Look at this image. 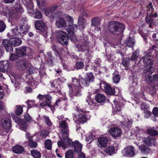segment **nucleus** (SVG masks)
I'll list each match as a JSON object with an SVG mask.
<instances>
[{
    "instance_id": "nucleus-1",
    "label": "nucleus",
    "mask_w": 158,
    "mask_h": 158,
    "mask_svg": "<svg viewBox=\"0 0 158 158\" xmlns=\"http://www.w3.org/2000/svg\"><path fill=\"white\" fill-rule=\"evenodd\" d=\"M59 123L62 136L60 138V140L58 142L57 144L59 147L65 148L67 146L72 144V141L68 137L69 130L66 122L63 121L59 122Z\"/></svg>"
},
{
    "instance_id": "nucleus-2",
    "label": "nucleus",
    "mask_w": 158,
    "mask_h": 158,
    "mask_svg": "<svg viewBox=\"0 0 158 158\" xmlns=\"http://www.w3.org/2000/svg\"><path fill=\"white\" fill-rule=\"evenodd\" d=\"M125 28L124 25L117 21H110L108 25V31L112 34L116 35L121 34L123 32Z\"/></svg>"
},
{
    "instance_id": "nucleus-3",
    "label": "nucleus",
    "mask_w": 158,
    "mask_h": 158,
    "mask_svg": "<svg viewBox=\"0 0 158 158\" xmlns=\"http://www.w3.org/2000/svg\"><path fill=\"white\" fill-rule=\"evenodd\" d=\"M154 71V68L151 65L148 66L143 71V76H144L145 80L148 83L155 81H158V74H155L152 75Z\"/></svg>"
},
{
    "instance_id": "nucleus-4",
    "label": "nucleus",
    "mask_w": 158,
    "mask_h": 158,
    "mask_svg": "<svg viewBox=\"0 0 158 158\" xmlns=\"http://www.w3.org/2000/svg\"><path fill=\"white\" fill-rule=\"evenodd\" d=\"M35 27L37 30L40 31L41 34L44 37L47 36L48 27L42 20L37 21L35 23Z\"/></svg>"
},
{
    "instance_id": "nucleus-5",
    "label": "nucleus",
    "mask_w": 158,
    "mask_h": 158,
    "mask_svg": "<svg viewBox=\"0 0 158 158\" xmlns=\"http://www.w3.org/2000/svg\"><path fill=\"white\" fill-rule=\"evenodd\" d=\"M80 83L82 84V82H81L80 81V82H79L78 79L75 77L72 78V83L75 86V89L73 94V95L74 96H77L81 95V92L82 87Z\"/></svg>"
},
{
    "instance_id": "nucleus-6",
    "label": "nucleus",
    "mask_w": 158,
    "mask_h": 158,
    "mask_svg": "<svg viewBox=\"0 0 158 158\" xmlns=\"http://www.w3.org/2000/svg\"><path fill=\"white\" fill-rule=\"evenodd\" d=\"M69 38L67 34L62 31H60L57 36L58 41L62 44L67 45Z\"/></svg>"
},
{
    "instance_id": "nucleus-7",
    "label": "nucleus",
    "mask_w": 158,
    "mask_h": 158,
    "mask_svg": "<svg viewBox=\"0 0 158 158\" xmlns=\"http://www.w3.org/2000/svg\"><path fill=\"white\" fill-rule=\"evenodd\" d=\"M100 86L101 88L103 89L107 94L109 95L115 94L114 89H112L110 85L106 83L102 82L100 84Z\"/></svg>"
},
{
    "instance_id": "nucleus-8",
    "label": "nucleus",
    "mask_w": 158,
    "mask_h": 158,
    "mask_svg": "<svg viewBox=\"0 0 158 158\" xmlns=\"http://www.w3.org/2000/svg\"><path fill=\"white\" fill-rule=\"evenodd\" d=\"M28 64L27 60L24 59H22L16 62L15 66L19 70H24L27 67Z\"/></svg>"
},
{
    "instance_id": "nucleus-9",
    "label": "nucleus",
    "mask_w": 158,
    "mask_h": 158,
    "mask_svg": "<svg viewBox=\"0 0 158 158\" xmlns=\"http://www.w3.org/2000/svg\"><path fill=\"white\" fill-rule=\"evenodd\" d=\"M94 79V76L93 73L90 72L87 74L85 80L82 78L80 79V81L82 82V85L87 86L89 85L90 82H93Z\"/></svg>"
},
{
    "instance_id": "nucleus-10",
    "label": "nucleus",
    "mask_w": 158,
    "mask_h": 158,
    "mask_svg": "<svg viewBox=\"0 0 158 158\" xmlns=\"http://www.w3.org/2000/svg\"><path fill=\"white\" fill-rule=\"evenodd\" d=\"M124 156L127 157H133L135 155V151L134 147L132 146H128L124 148Z\"/></svg>"
},
{
    "instance_id": "nucleus-11",
    "label": "nucleus",
    "mask_w": 158,
    "mask_h": 158,
    "mask_svg": "<svg viewBox=\"0 0 158 158\" xmlns=\"http://www.w3.org/2000/svg\"><path fill=\"white\" fill-rule=\"evenodd\" d=\"M110 132L111 135L115 139L119 137L121 133V129L117 127L110 128Z\"/></svg>"
},
{
    "instance_id": "nucleus-12",
    "label": "nucleus",
    "mask_w": 158,
    "mask_h": 158,
    "mask_svg": "<svg viewBox=\"0 0 158 158\" xmlns=\"http://www.w3.org/2000/svg\"><path fill=\"white\" fill-rule=\"evenodd\" d=\"M143 141L147 145L149 146L154 145L156 142L155 138L151 136H148L144 138Z\"/></svg>"
},
{
    "instance_id": "nucleus-13",
    "label": "nucleus",
    "mask_w": 158,
    "mask_h": 158,
    "mask_svg": "<svg viewBox=\"0 0 158 158\" xmlns=\"http://www.w3.org/2000/svg\"><path fill=\"white\" fill-rule=\"evenodd\" d=\"M2 43L7 52H9L10 53L13 52V49L12 47L13 46L10 44L7 40H3Z\"/></svg>"
},
{
    "instance_id": "nucleus-14",
    "label": "nucleus",
    "mask_w": 158,
    "mask_h": 158,
    "mask_svg": "<svg viewBox=\"0 0 158 158\" xmlns=\"http://www.w3.org/2000/svg\"><path fill=\"white\" fill-rule=\"evenodd\" d=\"M1 126L5 129H9L11 126V120L6 118L2 119L1 120Z\"/></svg>"
},
{
    "instance_id": "nucleus-15",
    "label": "nucleus",
    "mask_w": 158,
    "mask_h": 158,
    "mask_svg": "<svg viewBox=\"0 0 158 158\" xmlns=\"http://www.w3.org/2000/svg\"><path fill=\"white\" fill-rule=\"evenodd\" d=\"M72 143L73 144H72L67 146L65 148H64V149H65L66 148L69 146H73V145L75 152L79 153L80 152L82 149V144L77 141H75L73 143L72 142Z\"/></svg>"
},
{
    "instance_id": "nucleus-16",
    "label": "nucleus",
    "mask_w": 158,
    "mask_h": 158,
    "mask_svg": "<svg viewBox=\"0 0 158 158\" xmlns=\"http://www.w3.org/2000/svg\"><path fill=\"white\" fill-rule=\"evenodd\" d=\"M8 40L10 45L15 47L19 46L22 43V41L18 38L13 37Z\"/></svg>"
},
{
    "instance_id": "nucleus-17",
    "label": "nucleus",
    "mask_w": 158,
    "mask_h": 158,
    "mask_svg": "<svg viewBox=\"0 0 158 158\" xmlns=\"http://www.w3.org/2000/svg\"><path fill=\"white\" fill-rule=\"evenodd\" d=\"M56 24L59 28L66 27H67L66 23L63 17H60L59 19L56 20Z\"/></svg>"
},
{
    "instance_id": "nucleus-18",
    "label": "nucleus",
    "mask_w": 158,
    "mask_h": 158,
    "mask_svg": "<svg viewBox=\"0 0 158 158\" xmlns=\"http://www.w3.org/2000/svg\"><path fill=\"white\" fill-rule=\"evenodd\" d=\"M117 150L116 147H114L113 146H111L107 147L104 149V151L108 155L111 156V155L115 153V151H116Z\"/></svg>"
},
{
    "instance_id": "nucleus-19",
    "label": "nucleus",
    "mask_w": 158,
    "mask_h": 158,
    "mask_svg": "<svg viewBox=\"0 0 158 158\" xmlns=\"http://www.w3.org/2000/svg\"><path fill=\"white\" fill-rule=\"evenodd\" d=\"M141 108L144 110V117L146 118H148L150 117L151 114V112L149 110L148 107L144 103L141 104Z\"/></svg>"
},
{
    "instance_id": "nucleus-20",
    "label": "nucleus",
    "mask_w": 158,
    "mask_h": 158,
    "mask_svg": "<svg viewBox=\"0 0 158 158\" xmlns=\"http://www.w3.org/2000/svg\"><path fill=\"white\" fill-rule=\"evenodd\" d=\"M16 53L20 57L25 56L27 54L26 47L23 46L19 48H16Z\"/></svg>"
},
{
    "instance_id": "nucleus-21",
    "label": "nucleus",
    "mask_w": 158,
    "mask_h": 158,
    "mask_svg": "<svg viewBox=\"0 0 158 158\" xmlns=\"http://www.w3.org/2000/svg\"><path fill=\"white\" fill-rule=\"evenodd\" d=\"M146 55L143 58V63L147 64V66H146V68H148V66L149 65H151L152 66V64L151 63V60H150L149 57L151 55L149 53H145Z\"/></svg>"
},
{
    "instance_id": "nucleus-22",
    "label": "nucleus",
    "mask_w": 158,
    "mask_h": 158,
    "mask_svg": "<svg viewBox=\"0 0 158 158\" xmlns=\"http://www.w3.org/2000/svg\"><path fill=\"white\" fill-rule=\"evenodd\" d=\"M78 23L79 29L82 30L85 27V25L87 24V22L84 18H78Z\"/></svg>"
},
{
    "instance_id": "nucleus-23",
    "label": "nucleus",
    "mask_w": 158,
    "mask_h": 158,
    "mask_svg": "<svg viewBox=\"0 0 158 158\" xmlns=\"http://www.w3.org/2000/svg\"><path fill=\"white\" fill-rule=\"evenodd\" d=\"M24 150V148L22 146L17 145L12 148L13 151L16 153H22Z\"/></svg>"
},
{
    "instance_id": "nucleus-24",
    "label": "nucleus",
    "mask_w": 158,
    "mask_h": 158,
    "mask_svg": "<svg viewBox=\"0 0 158 158\" xmlns=\"http://www.w3.org/2000/svg\"><path fill=\"white\" fill-rule=\"evenodd\" d=\"M8 66L7 62L5 61H0V72H5Z\"/></svg>"
},
{
    "instance_id": "nucleus-25",
    "label": "nucleus",
    "mask_w": 158,
    "mask_h": 158,
    "mask_svg": "<svg viewBox=\"0 0 158 158\" xmlns=\"http://www.w3.org/2000/svg\"><path fill=\"white\" fill-rule=\"evenodd\" d=\"M29 28V27L27 24H24L23 25L21 26L20 27V30L22 32L20 34L23 36L24 35H25L27 32L28 29Z\"/></svg>"
},
{
    "instance_id": "nucleus-26",
    "label": "nucleus",
    "mask_w": 158,
    "mask_h": 158,
    "mask_svg": "<svg viewBox=\"0 0 158 158\" xmlns=\"http://www.w3.org/2000/svg\"><path fill=\"white\" fill-rule=\"evenodd\" d=\"M139 149L141 153L144 154L148 153L150 152L149 148L144 144H142L139 146Z\"/></svg>"
},
{
    "instance_id": "nucleus-27",
    "label": "nucleus",
    "mask_w": 158,
    "mask_h": 158,
    "mask_svg": "<svg viewBox=\"0 0 158 158\" xmlns=\"http://www.w3.org/2000/svg\"><path fill=\"white\" fill-rule=\"evenodd\" d=\"M98 141L99 144L103 147H106L108 142L107 139L105 137H102L99 138Z\"/></svg>"
},
{
    "instance_id": "nucleus-28",
    "label": "nucleus",
    "mask_w": 158,
    "mask_h": 158,
    "mask_svg": "<svg viewBox=\"0 0 158 158\" xmlns=\"http://www.w3.org/2000/svg\"><path fill=\"white\" fill-rule=\"evenodd\" d=\"M106 99V97L103 95L100 94H98L95 97V100L98 103L104 102Z\"/></svg>"
},
{
    "instance_id": "nucleus-29",
    "label": "nucleus",
    "mask_w": 158,
    "mask_h": 158,
    "mask_svg": "<svg viewBox=\"0 0 158 158\" xmlns=\"http://www.w3.org/2000/svg\"><path fill=\"white\" fill-rule=\"evenodd\" d=\"M124 44L129 47L133 48L135 43L133 41L132 38L131 37L129 38L124 41Z\"/></svg>"
},
{
    "instance_id": "nucleus-30",
    "label": "nucleus",
    "mask_w": 158,
    "mask_h": 158,
    "mask_svg": "<svg viewBox=\"0 0 158 158\" xmlns=\"http://www.w3.org/2000/svg\"><path fill=\"white\" fill-rule=\"evenodd\" d=\"M145 22L146 23L149 25V27L152 28L153 19L152 18L150 15H147L145 18Z\"/></svg>"
},
{
    "instance_id": "nucleus-31",
    "label": "nucleus",
    "mask_w": 158,
    "mask_h": 158,
    "mask_svg": "<svg viewBox=\"0 0 158 158\" xmlns=\"http://www.w3.org/2000/svg\"><path fill=\"white\" fill-rule=\"evenodd\" d=\"M147 131L149 134L153 136L156 135L158 134V131L154 129V127H149Z\"/></svg>"
},
{
    "instance_id": "nucleus-32",
    "label": "nucleus",
    "mask_w": 158,
    "mask_h": 158,
    "mask_svg": "<svg viewBox=\"0 0 158 158\" xmlns=\"http://www.w3.org/2000/svg\"><path fill=\"white\" fill-rule=\"evenodd\" d=\"M31 153L32 156L35 158H40L41 153L38 151L33 149L31 151Z\"/></svg>"
},
{
    "instance_id": "nucleus-33",
    "label": "nucleus",
    "mask_w": 158,
    "mask_h": 158,
    "mask_svg": "<svg viewBox=\"0 0 158 158\" xmlns=\"http://www.w3.org/2000/svg\"><path fill=\"white\" fill-rule=\"evenodd\" d=\"M130 59L129 57H125L124 58L122 62L123 66L125 67H128L129 65Z\"/></svg>"
},
{
    "instance_id": "nucleus-34",
    "label": "nucleus",
    "mask_w": 158,
    "mask_h": 158,
    "mask_svg": "<svg viewBox=\"0 0 158 158\" xmlns=\"http://www.w3.org/2000/svg\"><path fill=\"white\" fill-rule=\"evenodd\" d=\"M100 19L99 17H95L92 21V24L93 26L96 27L100 24Z\"/></svg>"
},
{
    "instance_id": "nucleus-35",
    "label": "nucleus",
    "mask_w": 158,
    "mask_h": 158,
    "mask_svg": "<svg viewBox=\"0 0 158 158\" xmlns=\"http://www.w3.org/2000/svg\"><path fill=\"white\" fill-rule=\"evenodd\" d=\"M139 51L138 50L135 51L131 55L130 60L132 61L136 60L139 57Z\"/></svg>"
},
{
    "instance_id": "nucleus-36",
    "label": "nucleus",
    "mask_w": 158,
    "mask_h": 158,
    "mask_svg": "<svg viewBox=\"0 0 158 158\" xmlns=\"http://www.w3.org/2000/svg\"><path fill=\"white\" fill-rule=\"evenodd\" d=\"M74 152L73 150H68L65 154L66 158H73L74 156Z\"/></svg>"
},
{
    "instance_id": "nucleus-37",
    "label": "nucleus",
    "mask_w": 158,
    "mask_h": 158,
    "mask_svg": "<svg viewBox=\"0 0 158 158\" xmlns=\"http://www.w3.org/2000/svg\"><path fill=\"white\" fill-rule=\"evenodd\" d=\"M84 63L82 61H78L76 63L75 68L77 70L81 69L84 67Z\"/></svg>"
},
{
    "instance_id": "nucleus-38",
    "label": "nucleus",
    "mask_w": 158,
    "mask_h": 158,
    "mask_svg": "<svg viewBox=\"0 0 158 158\" xmlns=\"http://www.w3.org/2000/svg\"><path fill=\"white\" fill-rule=\"evenodd\" d=\"M19 125L20 128L22 129H26L28 127V125L27 123L23 120H21L20 123H19Z\"/></svg>"
},
{
    "instance_id": "nucleus-39",
    "label": "nucleus",
    "mask_w": 158,
    "mask_h": 158,
    "mask_svg": "<svg viewBox=\"0 0 158 158\" xmlns=\"http://www.w3.org/2000/svg\"><path fill=\"white\" fill-rule=\"evenodd\" d=\"M20 57L19 56L17 53H16V54L11 53L10 55L9 59L11 61H15L18 60Z\"/></svg>"
},
{
    "instance_id": "nucleus-40",
    "label": "nucleus",
    "mask_w": 158,
    "mask_h": 158,
    "mask_svg": "<svg viewBox=\"0 0 158 158\" xmlns=\"http://www.w3.org/2000/svg\"><path fill=\"white\" fill-rule=\"evenodd\" d=\"M65 17L66 19V21L69 23L70 24H72V25L76 27H77V25H74L73 24V20L72 17L69 15H66Z\"/></svg>"
},
{
    "instance_id": "nucleus-41",
    "label": "nucleus",
    "mask_w": 158,
    "mask_h": 158,
    "mask_svg": "<svg viewBox=\"0 0 158 158\" xmlns=\"http://www.w3.org/2000/svg\"><path fill=\"white\" fill-rule=\"evenodd\" d=\"M45 148L48 150H50L52 148V142L49 139H47L45 142Z\"/></svg>"
},
{
    "instance_id": "nucleus-42",
    "label": "nucleus",
    "mask_w": 158,
    "mask_h": 158,
    "mask_svg": "<svg viewBox=\"0 0 158 158\" xmlns=\"http://www.w3.org/2000/svg\"><path fill=\"white\" fill-rule=\"evenodd\" d=\"M17 108L15 110V114L17 115H20L23 112V108L21 106H17Z\"/></svg>"
},
{
    "instance_id": "nucleus-43",
    "label": "nucleus",
    "mask_w": 158,
    "mask_h": 158,
    "mask_svg": "<svg viewBox=\"0 0 158 158\" xmlns=\"http://www.w3.org/2000/svg\"><path fill=\"white\" fill-rule=\"evenodd\" d=\"M80 48L82 52H84L88 48V44L86 43H83L80 45Z\"/></svg>"
},
{
    "instance_id": "nucleus-44",
    "label": "nucleus",
    "mask_w": 158,
    "mask_h": 158,
    "mask_svg": "<svg viewBox=\"0 0 158 158\" xmlns=\"http://www.w3.org/2000/svg\"><path fill=\"white\" fill-rule=\"evenodd\" d=\"M6 28V25L5 23L2 20H0V32L3 31Z\"/></svg>"
},
{
    "instance_id": "nucleus-45",
    "label": "nucleus",
    "mask_w": 158,
    "mask_h": 158,
    "mask_svg": "<svg viewBox=\"0 0 158 158\" xmlns=\"http://www.w3.org/2000/svg\"><path fill=\"white\" fill-rule=\"evenodd\" d=\"M29 145L32 148H35L37 146V143L36 142H34L31 139H29Z\"/></svg>"
},
{
    "instance_id": "nucleus-46",
    "label": "nucleus",
    "mask_w": 158,
    "mask_h": 158,
    "mask_svg": "<svg viewBox=\"0 0 158 158\" xmlns=\"http://www.w3.org/2000/svg\"><path fill=\"white\" fill-rule=\"evenodd\" d=\"M84 16L87 17H89V16L87 13V12L84 10H83L82 11L80 14L78 18H83Z\"/></svg>"
},
{
    "instance_id": "nucleus-47",
    "label": "nucleus",
    "mask_w": 158,
    "mask_h": 158,
    "mask_svg": "<svg viewBox=\"0 0 158 158\" xmlns=\"http://www.w3.org/2000/svg\"><path fill=\"white\" fill-rule=\"evenodd\" d=\"M68 39H70L72 41H74L76 39V37L74 34V32L72 33H71L68 34Z\"/></svg>"
},
{
    "instance_id": "nucleus-48",
    "label": "nucleus",
    "mask_w": 158,
    "mask_h": 158,
    "mask_svg": "<svg viewBox=\"0 0 158 158\" xmlns=\"http://www.w3.org/2000/svg\"><path fill=\"white\" fill-rule=\"evenodd\" d=\"M50 103H49L47 100H46L43 102L40 103V106H42V107H46L47 106H48L49 107H51V106L50 105Z\"/></svg>"
},
{
    "instance_id": "nucleus-49",
    "label": "nucleus",
    "mask_w": 158,
    "mask_h": 158,
    "mask_svg": "<svg viewBox=\"0 0 158 158\" xmlns=\"http://www.w3.org/2000/svg\"><path fill=\"white\" fill-rule=\"evenodd\" d=\"M19 32L18 31V29L17 28H15L11 30V34L12 35H17L20 34Z\"/></svg>"
},
{
    "instance_id": "nucleus-50",
    "label": "nucleus",
    "mask_w": 158,
    "mask_h": 158,
    "mask_svg": "<svg viewBox=\"0 0 158 158\" xmlns=\"http://www.w3.org/2000/svg\"><path fill=\"white\" fill-rule=\"evenodd\" d=\"M73 25L72 26L71 24L68 25V27L66 28V30L68 34L74 32L73 28Z\"/></svg>"
},
{
    "instance_id": "nucleus-51",
    "label": "nucleus",
    "mask_w": 158,
    "mask_h": 158,
    "mask_svg": "<svg viewBox=\"0 0 158 158\" xmlns=\"http://www.w3.org/2000/svg\"><path fill=\"white\" fill-rule=\"evenodd\" d=\"M43 117L46 124L49 126H51L52 125V123L49 119V117L46 116H44Z\"/></svg>"
},
{
    "instance_id": "nucleus-52",
    "label": "nucleus",
    "mask_w": 158,
    "mask_h": 158,
    "mask_svg": "<svg viewBox=\"0 0 158 158\" xmlns=\"http://www.w3.org/2000/svg\"><path fill=\"white\" fill-rule=\"evenodd\" d=\"M120 79V77L119 75H117L114 76L113 78V82L115 83H118L119 82Z\"/></svg>"
},
{
    "instance_id": "nucleus-53",
    "label": "nucleus",
    "mask_w": 158,
    "mask_h": 158,
    "mask_svg": "<svg viewBox=\"0 0 158 158\" xmlns=\"http://www.w3.org/2000/svg\"><path fill=\"white\" fill-rule=\"evenodd\" d=\"M114 103L115 104V110L116 111H119L121 109V106L118 104L117 102L115 101L114 100Z\"/></svg>"
},
{
    "instance_id": "nucleus-54",
    "label": "nucleus",
    "mask_w": 158,
    "mask_h": 158,
    "mask_svg": "<svg viewBox=\"0 0 158 158\" xmlns=\"http://www.w3.org/2000/svg\"><path fill=\"white\" fill-rule=\"evenodd\" d=\"M58 6L57 5H54L51 6L49 8V10L51 13L55 11L58 8Z\"/></svg>"
},
{
    "instance_id": "nucleus-55",
    "label": "nucleus",
    "mask_w": 158,
    "mask_h": 158,
    "mask_svg": "<svg viewBox=\"0 0 158 158\" xmlns=\"http://www.w3.org/2000/svg\"><path fill=\"white\" fill-rule=\"evenodd\" d=\"M48 133L46 131L43 130L41 132V136L43 138H45L48 135Z\"/></svg>"
},
{
    "instance_id": "nucleus-56",
    "label": "nucleus",
    "mask_w": 158,
    "mask_h": 158,
    "mask_svg": "<svg viewBox=\"0 0 158 158\" xmlns=\"http://www.w3.org/2000/svg\"><path fill=\"white\" fill-rule=\"evenodd\" d=\"M53 58H47L46 61L47 63L49 66H52L53 65Z\"/></svg>"
},
{
    "instance_id": "nucleus-57",
    "label": "nucleus",
    "mask_w": 158,
    "mask_h": 158,
    "mask_svg": "<svg viewBox=\"0 0 158 158\" xmlns=\"http://www.w3.org/2000/svg\"><path fill=\"white\" fill-rule=\"evenodd\" d=\"M152 113L155 116L158 117V107H154Z\"/></svg>"
},
{
    "instance_id": "nucleus-58",
    "label": "nucleus",
    "mask_w": 158,
    "mask_h": 158,
    "mask_svg": "<svg viewBox=\"0 0 158 158\" xmlns=\"http://www.w3.org/2000/svg\"><path fill=\"white\" fill-rule=\"evenodd\" d=\"M35 17L36 19H40L42 18V15L41 13L38 11L36 12Z\"/></svg>"
},
{
    "instance_id": "nucleus-59",
    "label": "nucleus",
    "mask_w": 158,
    "mask_h": 158,
    "mask_svg": "<svg viewBox=\"0 0 158 158\" xmlns=\"http://www.w3.org/2000/svg\"><path fill=\"white\" fill-rule=\"evenodd\" d=\"M123 124H127L128 125H130L132 124V122L131 121L129 120L128 119H125L124 121L122 122Z\"/></svg>"
},
{
    "instance_id": "nucleus-60",
    "label": "nucleus",
    "mask_w": 158,
    "mask_h": 158,
    "mask_svg": "<svg viewBox=\"0 0 158 158\" xmlns=\"http://www.w3.org/2000/svg\"><path fill=\"white\" fill-rule=\"evenodd\" d=\"M24 118L25 120L28 122H31L32 120V119L31 116L28 114H27L24 116Z\"/></svg>"
},
{
    "instance_id": "nucleus-61",
    "label": "nucleus",
    "mask_w": 158,
    "mask_h": 158,
    "mask_svg": "<svg viewBox=\"0 0 158 158\" xmlns=\"http://www.w3.org/2000/svg\"><path fill=\"white\" fill-rule=\"evenodd\" d=\"M45 98H46V99L47 100V101L49 103H51V101L52 100V98L51 96L50 95L48 94L47 95H45Z\"/></svg>"
},
{
    "instance_id": "nucleus-62",
    "label": "nucleus",
    "mask_w": 158,
    "mask_h": 158,
    "mask_svg": "<svg viewBox=\"0 0 158 158\" xmlns=\"http://www.w3.org/2000/svg\"><path fill=\"white\" fill-rule=\"evenodd\" d=\"M78 158H86L85 154L81 152L78 156Z\"/></svg>"
},
{
    "instance_id": "nucleus-63",
    "label": "nucleus",
    "mask_w": 158,
    "mask_h": 158,
    "mask_svg": "<svg viewBox=\"0 0 158 158\" xmlns=\"http://www.w3.org/2000/svg\"><path fill=\"white\" fill-rule=\"evenodd\" d=\"M37 98L40 100H42L45 98V95H43L40 94H39L37 96Z\"/></svg>"
},
{
    "instance_id": "nucleus-64",
    "label": "nucleus",
    "mask_w": 158,
    "mask_h": 158,
    "mask_svg": "<svg viewBox=\"0 0 158 158\" xmlns=\"http://www.w3.org/2000/svg\"><path fill=\"white\" fill-rule=\"evenodd\" d=\"M101 62V60L100 59H98L95 60L94 61V62L96 65L98 66L100 65V63Z\"/></svg>"
}]
</instances>
